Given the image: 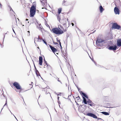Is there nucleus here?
<instances>
[{
    "label": "nucleus",
    "instance_id": "47",
    "mask_svg": "<svg viewBox=\"0 0 121 121\" xmlns=\"http://www.w3.org/2000/svg\"><path fill=\"white\" fill-rule=\"evenodd\" d=\"M75 76H76V75L75 74H74Z\"/></svg>",
    "mask_w": 121,
    "mask_h": 121
},
{
    "label": "nucleus",
    "instance_id": "2",
    "mask_svg": "<svg viewBox=\"0 0 121 121\" xmlns=\"http://www.w3.org/2000/svg\"><path fill=\"white\" fill-rule=\"evenodd\" d=\"M36 3H33L30 10V17H33L34 16L36 12Z\"/></svg>",
    "mask_w": 121,
    "mask_h": 121
},
{
    "label": "nucleus",
    "instance_id": "23",
    "mask_svg": "<svg viewBox=\"0 0 121 121\" xmlns=\"http://www.w3.org/2000/svg\"><path fill=\"white\" fill-rule=\"evenodd\" d=\"M83 102L85 104H86L87 103L86 102V98L84 97H83Z\"/></svg>",
    "mask_w": 121,
    "mask_h": 121
},
{
    "label": "nucleus",
    "instance_id": "6",
    "mask_svg": "<svg viewBox=\"0 0 121 121\" xmlns=\"http://www.w3.org/2000/svg\"><path fill=\"white\" fill-rule=\"evenodd\" d=\"M49 89L48 88H45L43 89L42 90L46 94L48 95L49 96H50V94L49 92Z\"/></svg>",
    "mask_w": 121,
    "mask_h": 121
},
{
    "label": "nucleus",
    "instance_id": "10",
    "mask_svg": "<svg viewBox=\"0 0 121 121\" xmlns=\"http://www.w3.org/2000/svg\"><path fill=\"white\" fill-rule=\"evenodd\" d=\"M43 6L44 7L47 4L46 0H40Z\"/></svg>",
    "mask_w": 121,
    "mask_h": 121
},
{
    "label": "nucleus",
    "instance_id": "25",
    "mask_svg": "<svg viewBox=\"0 0 121 121\" xmlns=\"http://www.w3.org/2000/svg\"><path fill=\"white\" fill-rule=\"evenodd\" d=\"M102 113L103 114L106 115H109V114L108 113L106 112H102Z\"/></svg>",
    "mask_w": 121,
    "mask_h": 121
},
{
    "label": "nucleus",
    "instance_id": "42",
    "mask_svg": "<svg viewBox=\"0 0 121 121\" xmlns=\"http://www.w3.org/2000/svg\"><path fill=\"white\" fill-rule=\"evenodd\" d=\"M35 119L36 120H39V119Z\"/></svg>",
    "mask_w": 121,
    "mask_h": 121
},
{
    "label": "nucleus",
    "instance_id": "29",
    "mask_svg": "<svg viewBox=\"0 0 121 121\" xmlns=\"http://www.w3.org/2000/svg\"><path fill=\"white\" fill-rule=\"evenodd\" d=\"M43 41V42H44V43L46 44V45H47V42L46 41L44 40L43 39V40H42Z\"/></svg>",
    "mask_w": 121,
    "mask_h": 121
},
{
    "label": "nucleus",
    "instance_id": "36",
    "mask_svg": "<svg viewBox=\"0 0 121 121\" xmlns=\"http://www.w3.org/2000/svg\"><path fill=\"white\" fill-rule=\"evenodd\" d=\"M10 11L12 10L13 12L14 13V11H13V10L12 9V8H11V7H10Z\"/></svg>",
    "mask_w": 121,
    "mask_h": 121
},
{
    "label": "nucleus",
    "instance_id": "40",
    "mask_svg": "<svg viewBox=\"0 0 121 121\" xmlns=\"http://www.w3.org/2000/svg\"><path fill=\"white\" fill-rule=\"evenodd\" d=\"M0 6L1 8L2 6V5L1 4V3H0Z\"/></svg>",
    "mask_w": 121,
    "mask_h": 121
},
{
    "label": "nucleus",
    "instance_id": "48",
    "mask_svg": "<svg viewBox=\"0 0 121 121\" xmlns=\"http://www.w3.org/2000/svg\"><path fill=\"white\" fill-rule=\"evenodd\" d=\"M13 30V31L14 32V30Z\"/></svg>",
    "mask_w": 121,
    "mask_h": 121
},
{
    "label": "nucleus",
    "instance_id": "8",
    "mask_svg": "<svg viewBox=\"0 0 121 121\" xmlns=\"http://www.w3.org/2000/svg\"><path fill=\"white\" fill-rule=\"evenodd\" d=\"M114 11L115 14H120V11L118 8L117 7H115Z\"/></svg>",
    "mask_w": 121,
    "mask_h": 121
},
{
    "label": "nucleus",
    "instance_id": "46",
    "mask_svg": "<svg viewBox=\"0 0 121 121\" xmlns=\"http://www.w3.org/2000/svg\"><path fill=\"white\" fill-rule=\"evenodd\" d=\"M28 23H29V22H28Z\"/></svg>",
    "mask_w": 121,
    "mask_h": 121
},
{
    "label": "nucleus",
    "instance_id": "14",
    "mask_svg": "<svg viewBox=\"0 0 121 121\" xmlns=\"http://www.w3.org/2000/svg\"><path fill=\"white\" fill-rule=\"evenodd\" d=\"M104 40L103 39L101 38H98L97 39V40L96 41V42H97L98 43H101L103 42H104Z\"/></svg>",
    "mask_w": 121,
    "mask_h": 121
},
{
    "label": "nucleus",
    "instance_id": "24",
    "mask_svg": "<svg viewBox=\"0 0 121 121\" xmlns=\"http://www.w3.org/2000/svg\"><path fill=\"white\" fill-rule=\"evenodd\" d=\"M57 18L58 20L60 22V15L59 14H58L57 15Z\"/></svg>",
    "mask_w": 121,
    "mask_h": 121
},
{
    "label": "nucleus",
    "instance_id": "41",
    "mask_svg": "<svg viewBox=\"0 0 121 121\" xmlns=\"http://www.w3.org/2000/svg\"><path fill=\"white\" fill-rule=\"evenodd\" d=\"M28 19H26V21H28Z\"/></svg>",
    "mask_w": 121,
    "mask_h": 121
},
{
    "label": "nucleus",
    "instance_id": "11",
    "mask_svg": "<svg viewBox=\"0 0 121 121\" xmlns=\"http://www.w3.org/2000/svg\"><path fill=\"white\" fill-rule=\"evenodd\" d=\"M49 47L53 53H55L57 51L56 49L52 47L51 45H49Z\"/></svg>",
    "mask_w": 121,
    "mask_h": 121
},
{
    "label": "nucleus",
    "instance_id": "43",
    "mask_svg": "<svg viewBox=\"0 0 121 121\" xmlns=\"http://www.w3.org/2000/svg\"><path fill=\"white\" fill-rule=\"evenodd\" d=\"M59 97H58V100L59 99Z\"/></svg>",
    "mask_w": 121,
    "mask_h": 121
},
{
    "label": "nucleus",
    "instance_id": "12",
    "mask_svg": "<svg viewBox=\"0 0 121 121\" xmlns=\"http://www.w3.org/2000/svg\"><path fill=\"white\" fill-rule=\"evenodd\" d=\"M75 102L76 103V104H77L78 105V104L77 103V102H80V101H81V99L80 98L79 96H78L77 97H76L75 98Z\"/></svg>",
    "mask_w": 121,
    "mask_h": 121
},
{
    "label": "nucleus",
    "instance_id": "4",
    "mask_svg": "<svg viewBox=\"0 0 121 121\" xmlns=\"http://www.w3.org/2000/svg\"><path fill=\"white\" fill-rule=\"evenodd\" d=\"M68 20V18L66 19L64 17L59 22L61 24H63V25H66Z\"/></svg>",
    "mask_w": 121,
    "mask_h": 121
},
{
    "label": "nucleus",
    "instance_id": "7",
    "mask_svg": "<svg viewBox=\"0 0 121 121\" xmlns=\"http://www.w3.org/2000/svg\"><path fill=\"white\" fill-rule=\"evenodd\" d=\"M86 115L92 117L94 118H97V117L94 114L91 113H88L85 114Z\"/></svg>",
    "mask_w": 121,
    "mask_h": 121
},
{
    "label": "nucleus",
    "instance_id": "45",
    "mask_svg": "<svg viewBox=\"0 0 121 121\" xmlns=\"http://www.w3.org/2000/svg\"><path fill=\"white\" fill-rule=\"evenodd\" d=\"M28 32H29V33H30V31H28Z\"/></svg>",
    "mask_w": 121,
    "mask_h": 121
},
{
    "label": "nucleus",
    "instance_id": "37",
    "mask_svg": "<svg viewBox=\"0 0 121 121\" xmlns=\"http://www.w3.org/2000/svg\"><path fill=\"white\" fill-rule=\"evenodd\" d=\"M47 65V67H48V66H50V65H49V64H46Z\"/></svg>",
    "mask_w": 121,
    "mask_h": 121
},
{
    "label": "nucleus",
    "instance_id": "5",
    "mask_svg": "<svg viewBox=\"0 0 121 121\" xmlns=\"http://www.w3.org/2000/svg\"><path fill=\"white\" fill-rule=\"evenodd\" d=\"M13 85L18 89L21 90L22 89V87L20 86V85L16 82H15L13 83Z\"/></svg>",
    "mask_w": 121,
    "mask_h": 121
},
{
    "label": "nucleus",
    "instance_id": "17",
    "mask_svg": "<svg viewBox=\"0 0 121 121\" xmlns=\"http://www.w3.org/2000/svg\"><path fill=\"white\" fill-rule=\"evenodd\" d=\"M117 44L118 46H121V39H120L117 40Z\"/></svg>",
    "mask_w": 121,
    "mask_h": 121
},
{
    "label": "nucleus",
    "instance_id": "3",
    "mask_svg": "<svg viewBox=\"0 0 121 121\" xmlns=\"http://www.w3.org/2000/svg\"><path fill=\"white\" fill-rule=\"evenodd\" d=\"M120 28V26L117 25L116 23H114L112 24V29L119 30Z\"/></svg>",
    "mask_w": 121,
    "mask_h": 121
},
{
    "label": "nucleus",
    "instance_id": "27",
    "mask_svg": "<svg viewBox=\"0 0 121 121\" xmlns=\"http://www.w3.org/2000/svg\"><path fill=\"white\" fill-rule=\"evenodd\" d=\"M62 10V9L61 8H60L58 9V14H60L61 13Z\"/></svg>",
    "mask_w": 121,
    "mask_h": 121
},
{
    "label": "nucleus",
    "instance_id": "32",
    "mask_svg": "<svg viewBox=\"0 0 121 121\" xmlns=\"http://www.w3.org/2000/svg\"><path fill=\"white\" fill-rule=\"evenodd\" d=\"M107 98V96H104V100H105V99Z\"/></svg>",
    "mask_w": 121,
    "mask_h": 121
},
{
    "label": "nucleus",
    "instance_id": "20",
    "mask_svg": "<svg viewBox=\"0 0 121 121\" xmlns=\"http://www.w3.org/2000/svg\"><path fill=\"white\" fill-rule=\"evenodd\" d=\"M87 103L90 106H92V105L91 104L92 103V101L90 100V99H88L87 101Z\"/></svg>",
    "mask_w": 121,
    "mask_h": 121
},
{
    "label": "nucleus",
    "instance_id": "13",
    "mask_svg": "<svg viewBox=\"0 0 121 121\" xmlns=\"http://www.w3.org/2000/svg\"><path fill=\"white\" fill-rule=\"evenodd\" d=\"M115 4L116 6L117 7L121 5V2L119 0H116L115 3Z\"/></svg>",
    "mask_w": 121,
    "mask_h": 121
},
{
    "label": "nucleus",
    "instance_id": "28",
    "mask_svg": "<svg viewBox=\"0 0 121 121\" xmlns=\"http://www.w3.org/2000/svg\"><path fill=\"white\" fill-rule=\"evenodd\" d=\"M38 40H39V39L40 40H43V39L42 38H40L39 37V36H38Z\"/></svg>",
    "mask_w": 121,
    "mask_h": 121
},
{
    "label": "nucleus",
    "instance_id": "15",
    "mask_svg": "<svg viewBox=\"0 0 121 121\" xmlns=\"http://www.w3.org/2000/svg\"><path fill=\"white\" fill-rule=\"evenodd\" d=\"M43 58L42 57L40 56L39 57V64L40 65H42Z\"/></svg>",
    "mask_w": 121,
    "mask_h": 121
},
{
    "label": "nucleus",
    "instance_id": "34",
    "mask_svg": "<svg viewBox=\"0 0 121 121\" xmlns=\"http://www.w3.org/2000/svg\"><path fill=\"white\" fill-rule=\"evenodd\" d=\"M53 43L55 44H58V43H55V42H54L53 41Z\"/></svg>",
    "mask_w": 121,
    "mask_h": 121
},
{
    "label": "nucleus",
    "instance_id": "1",
    "mask_svg": "<svg viewBox=\"0 0 121 121\" xmlns=\"http://www.w3.org/2000/svg\"><path fill=\"white\" fill-rule=\"evenodd\" d=\"M60 26V28L59 27L53 28L52 29L53 32L57 35H60L63 33L64 32H66L67 31V28H66L64 29L61 26Z\"/></svg>",
    "mask_w": 121,
    "mask_h": 121
},
{
    "label": "nucleus",
    "instance_id": "33",
    "mask_svg": "<svg viewBox=\"0 0 121 121\" xmlns=\"http://www.w3.org/2000/svg\"><path fill=\"white\" fill-rule=\"evenodd\" d=\"M44 68L48 67L47 65L46 64H45V65H44Z\"/></svg>",
    "mask_w": 121,
    "mask_h": 121
},
{
    "label": "nucleus",
    "instance_id": "30",
    "mask_svg": "<svg viewBox=\"0 0 121 121\" xmlns=\"http://www.w3.org/2000/svg\"><path fill=\"white\" fill-rule=\"evenodd\" d=\"M31 84H29V85L30 86V88H31L33 86L32 85V84L33 83V82H31Z\"/></svg>",
    "mask_w": 121,
    "mask_h": 121
},
{
    "label": "nucleus",
    "instance_id": "39",
    "mask_svg": "<svg viewBox=\"0 0 121 121\" xmlns=\"http://www.w3.org/2000/svg\"><path fill=\"white\" fill-rule=\"evenodd\" d=\"M71 24H72V26H73L74 24L73 23H71Z\"/></svg>",
    "mask_w": 121,
    "mask_h": 121
},
{
    "label": "nucleus",
    "instance_id": "44",
    "mask_svg": "<svg viewBox=\"0 0 121 121\" xmlns=\"http://www.w3.org/2000/svg\"><path fill=\"white\" fill-rule=\"evenodd\" d=\"M37 48H38L39 49V47H37Z\"/></svg>",
    "mask_w": 121,
    "mask_h": 121
},
{
    "label": "nucleus",
    "instance_id": "19",
    "mask_svg": "<svg viewBox=\"0 0 121 121\" xmlns=\"http://www.w3.org/2000/svg\"><path fill=\"white\" fill-rule=\"evenodd\" d=\"M38 27L39 30H40L41 31H42L43 30V27L41 25L39 24Z\"/></svg>",
    "mask_w": 121,
    "mask_h": 121
},
{
    "label": "nucleus",
    "instance_id": "38",
    "mask_svg": "<svg viewBox=\"0 0 121 121\" xmlns=\"http://www.w3.org/2000/svg\"><path fill=\"white\" fill-rule=\"evenodd\" d=\"M57 80H58V81H59L60 82V81L59 79V78H58V79H57Z\"/></svg>",
    "mask_w": 121,
    "mask_h": 121
},
{
    "label": "nucleus",
    "instance_id": "26",
    "mask_svg": "<svg viewBox=\"0 0 121 121\" xmlns=\"http://www.w3.org/2000/svg\"><path fill=\"white\" fill-rule=\"evenodd\" d=\"M35 73L37 76H40V74L38 70L36 69Z\"/></svg>",
    "mask_w": 121,
    "mask_h": 121
},
{
    "label": "nucleus",
    "instance_id": "31",
    "mask_svg": "<svg viewBox=\"0 0 121 121\" xmlns=\"http://www.w3.org/2000/svg\"><path fill=\"white\" fill-rule=\"evenodd\" d=\"M14 21H15V22L16 23L17 22L16 20V18L15 17V15H14Z\"/></svg>",
    "mask_w": 121,
    "mask_h": 121
},
{
    "label": "nucleus",
    "instance_id": "9",
    "mask_svg": "<svg viewBox=\"0 0 121 121\" xmlns=\"http://www.w3.org/2000/svg\"><path fill=\"white\" fill-rule=\"evenodd\" d=\"M117 47L116 45L114 46H111L109 47L108 48V49L111 50H116Z\"/></svg>",
    "mask_w": 121,
    "mask_h": 121
},
{
    "label": "nucleus",
    "instance_id": "21",
    "mask_svg": "<svg viewBox=\"0 0 121 121\" xmlns=\"http://www.w3.org/2000/svg\"><path fill=\"white\" fill-rule=\"evenodd\" d=\"M99 10L100 12L101 13H102V12L104 10V9L103 8L102 6L101 5L99 7Z\"/></svg>",
    "mask_w": 121,
    "mask_h": 121
},
{
    "label": "nucleus",
    "instance_id": "16",
    "mask_svg": "<svg viewBox=\"0 0 121 121\" xmlns=\"http://www.w3.org/2000/svg\"><path fill=\"white\" fill-rule=\"evenodd\" d=\"M81 94L82 95V97H84L86 98L87 99L88 98V96L84 93H83L82 91H81L80 92Z\"/></svg>",
    "mask_w": 121,
    "mask_h": 121
},
{
    "label": "nucleus",
    "instance_id": "35",
    "mask_svg": "<svg viewBox=\"0 0 121 121\" xmlns=\"http://www.w3.org/2000/svg\"><path fill=\"white\" fill-rule=\"evenodd\" d=\"M45 61H44V63H44V64H47V61H46L45 60Z\"/></svg>",
    "mask_w": 121,
    "mask_h": 121
},
{
    "label": "nucleus",
    "instance_id": "18",
    "mask_svg": "<svg viewBox=\"0 0 121 121\" xmlns=\"http://www.w3.org/2000/svg\"><path fill=\"white\" fill-rule=\"evenodd\" d=\"M62 4L63 5L65 6H67L69 5V3L67 1L63 2Z\"/></svg>",
    "mask_w": 121,
    "mask_h": 121
},
{
    "label": "nucleus",
    "instance_id": "22",
    "mask_svg": "<svg viewBox=\"0 0 121 121\" xmlns=\"http://www.w3.org/2000/svg\"><path fill=\"white\" fill-rule=\"evenodd\" d=\"M56 40L57 42L59 43V44L60 45V47L61 48L62 47H61V43L60 42V39L59 40V38H56Z\"/></svg>",
    "mask_w": 121,
    "mask_h": 121
}]
</instances>
